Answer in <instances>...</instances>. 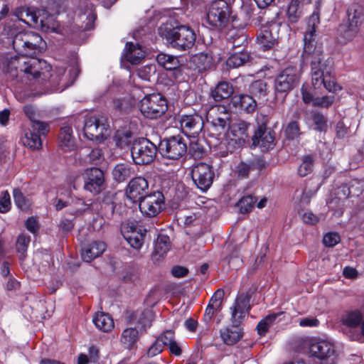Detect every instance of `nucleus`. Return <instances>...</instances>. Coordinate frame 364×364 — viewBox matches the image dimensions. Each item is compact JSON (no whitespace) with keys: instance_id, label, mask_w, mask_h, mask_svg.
<instances>
[{"instance_id":"nucleus-1","label":"nucleus","mask_w":364,"mask_h":364,"mask_svg":"<svg viewBox=\"0 0 364 364\" xmlns=\"http://www.w3.org/2000/svg\"><path fill=\"white\" fill-rule=\"evenodd\" d=\"M45 46L42 37L36 33L30 31L16 34L13 40V46L20 55L9 60L8 72L21 80L26 78L29 81L36 80L38 82L48 81L49 85L46 87L50 92H61L66 87L63 82L65 68L58 67L54 73H50V65L44 60L34 58Z\"/></svg>"},{"instance_id":"nucleus-2","label":"nucleus","mask_w":364,"mask_h":364,"mask_svg":"<svg viewBox=\"0 0 364 364\" xmlns=\"http://www.w3.org/2000/svg\"><path fill=\"white\" fill-rule=\"evenodd\" d=\"M320 23L318 11H314L308 20V28L304 36L302 57L311 60L312 85L315 89L322 85L330 92H336L342 87L337 84L331 75L332 67L324 60L323 48L316 42V28Z\"/></svg>"},{"instance_id":"nucleus-3","label":"nucleus","mask_w":364,"mask_h":364,"mask_svg":"<svg viewBox=\"0 0 364 364\" xmlns=\"http://www.w3.org/2000/svg\"><path fill=\"white\" fill-rule=\"evenodd\" d=\"M159 34L165 38L171 46L179 50L191 48L196 42L193 30L187 26H173L171 23H165L158 29Z\"/></svg>"},{"instance_id":"nucleus-4","label":"nucleus","mask_w":364,"mask_h":364,"mask_svg":"<svg viewBox=\"0 0 364 364\" xmlns=\"http://www.w3.org/2000/svg\"><path fill=\"white\" fill-rule=\"evenodd\" d=\"M300 72L294 65H289L274 77V90L277 97H286L299 84Z\"/></svg>"},{"instance_id":"nucleus-5","label":"nucleus","mask_w":364,"mask_h":364,"mask_svg":"<svg viewBox=\"0 0 364 364\" xmlns=\"http://www.w3.org/2000/svg\"><path fill=\"white\" fill-rule=\"evenodd\" d=\"M231 9L224 0L212 2L206 14V23L211 29L222 31L230 20Z\"/></svg>"},{"instance_id":"nucleus-6","label":"nucleus","mask_w":364,"mask_h":364,"mask_svg":"<svg viewBox=\"0 0 364 364\" xmlns=\"http://www.w3.org/2000/svg\"><path fill=\"white\" fill-rule=\"evenodd\" d=\"M111 134L107 119L102 115L87 117L84 122L83 134L90 141H103Z\"/></svg>"},{"instance_id":"nucleus-7","label":"nucleus","mask_w":364,"mask_h":364,"mask_svg":"<svg viewBox=\"0 0 364 364\" xmlns=\"http://www.w3.org/2000/svg\"><path fill=\"white\" fill-rule=\"evenodd\" d=\"M210 136L218 138L225 134L230 126V115L223 106H214L207 113Z\"/></svg>"},{"instance_id":"nucleus-8","label":"nucleus","mask_w":364,"mask_h":364,"mask_svg":"<svg viewBox=\"0 0 364 364\" xmlns=\"http://www.w3.org/2000/svg\"><path fill=\"white\" fill-rule=\"evenodd\" d=\"M156 146L146 138L135 140L131 148V154L136 164H149L156 156Z\"/></svg>"},{"instance_id":"nucleus-9","label":"nucleus","mask_w":364,"mask_h":364,"mask_svg":"<svg viewBox=\"0 0 364 364\" xmlns=\"http://www.w3.org/2000/svg\"><path fill=\"white\" fill-rule=\"evenodd\" d=\"M139 109L145 117L157 119L167 110L166 101L160 94L146 95L140 101Z\"/></svg>"},{"instance_id":"nucleus-10","label":"nucleus","mask_w":364,"mask_h":364,"mask_svg":"<svg viewBox=\"0 0 364 364\" xmlns=\"http://www.w3.org/2000/svg\"><path fill=\"white\" fill-rule=\"evenodd\" d=\"M159 151L164 158L178 160L187 151V144L185 139L178 135L165 139L160 142Z\"/></svg>"},{"instance_id":"nucleus-11","label":"nucleus","mask_w":364,"mask_h":364,"mask_svg":"<svg viewBox=\"0 0 364 364\" xmlns=\"http://www.w3.org/2000/svg\"><path fill=\"white\" fill-rule=\"evenodd\" d=\"M311 352L314 358L315 364H336L338 353L335 344L328 340H321L311 346Z\"/></svg>"},{"instance_id":"nucleus-12","label":"nucleus","mask_w":364,"mask_h":364,"mask_svg":"<svg viewBox=\"0 0 364 364\" xmlns=\"http://www.w3.org/2000/svg\"><path fill=\"white\" fill-rule=\"evenodd\" d=\"M139 210L142 215L153 218L159 215L165 208V197L161 191H155L145 196L139 201Z\"/></svg>"},{"instance_id":"nucleus-13","label":"nucleus","mask_w":364,"mask_h":364,"mask_svg":"<svg viewBox=\"0 0 364 364\" xmlns=\"http://www.w3.org/2000/svg\"><path fill=\"white\" fill-rule=\"evenodd\" d=\"M347 16L348 21L343 36L347 41H350L357 36L363 23V8L357 4H352L347 10Z\"/></svg>"},{"instance_id":"nucleus-14","label":"nucleus","mask_w":364,"mask_h":364,"mask_svg":"<svg viewBox=\"0 0 364 364\" xmlns=\"http://www.w3.org/2000/svg\"><path fill=\"white\" fill-rule=\"evenodd\" d=\"M49 132V125L46 122H34L31 128L25 131L21 137L23 144L32 149L39 150L42 148V136H46Z\"/></svg>"},{"instance_id":"nucleus-15","label":"nucleus","mask_w":364,"mask_h":364,"mask_svg":"<svg viewBox=\"0 0 364 364\" xmlns=\"http://www.w3.org/2000/svg\"><path fill=\"white\" fill-rule=\"evenodd\" d=\"M122 233L132 247L139 250L144 244L146 230L135 221H128L122 225Z\"/></svg>"},{"instance_id":"nucleus-16","label":"nucleus","mask_w":364,"mask_h":364,"mask_svg":"<svg viewBox=\"0 0 364 364\" xmlns=\"http://www.w3.org/2000/svg\"><path fill=\"white\" fill-rule=\"evenodd\" d=\"M191 177L199 189L206 191L213 183L214 171L211 166L201 162L193 167Z\"/></svg>"},{"instance_id":"nucleus-17","label":"nucleus","mask_w":364,"mask_h":364,"mask_svg":"<svg viewBox=\"0 0 364 364\" xmlns=\"http://www.w3.org/2000/svg\"><path fill=\"white\" fill-rule=\"evenodd\" d=\"M179 122L182 132L188 137L198 136L204 126L203 117L196 113L183 114L180 117Z\"/></svg>"},{"instance_id":"nucleus-18","label":"nucleus","mask_w":364,"mask_h":364,"mask_svg":"<svg viewBox=\"0 0 364 364\" xmlns=\"http://www.w3.org/2000/svg\"><path fill=\"white\" fill-rule=\"evenodd\" d=\"M104 186L105 174L101 169L93 167L85 171L84 176V188L85 191L96 195L103 190Z\"/></svg>"},{"instance_id":"nucleus-19","label":"nucleus","mask_w":364,"mask_h":364,"mask_svg":"<svg viewBox=\"0 0 364 364\" xmlns=\"http://www.w3.org/2000/svg\"><path fill=\"white\" fill-rule=\"evenodd\" d=\"M149 183L144 177H136L132 179L127 186L126 196L132 203L140 201L147 196Z\"/></svg>"},{"instance_id":"nucleus-20","label":"nucleus","mask_w":364,"mask_h":364,"mask_svg":"<svg viewBox=\"0 0 364 364\" xmlns=\"http://www.w3.org/2000/svg\"><path fill=\"white\" fill-rule=\"evenodd\" d=\"M250 296L247 293H241L235 299L231 310V318L234 324L238 325L248 313Z\"/></svg>"},{"instance_id":"nucleus-21","label":"nucleus","mask_w":364,"mask_h":364,"mask_svg":"<svg viewBox=\"0 0 364 364\" xmlns=\"http://www.w3.org/2000/svg\"><path fill=\"white\" fill-rule=\"evenodd\" d=\"M230 107L235 111L245 112L247 114L253 113L257 107V103L252 96L247 94H240L232 96L230 100Z\"/></svg>"},{"instance_id":"nucleus-22","label":"nucleus","mask_w":364,"mask_h":364,"mask_svg":"<svg viewBox=\"0 0 364 364\" xmlns=\"http://www.w3.org/2000/svg\"><path fill=\"white\" fill-rule=\"evenodd\" d=\"M235 18L232 17V23H234ZM232 28L230 29L227 33L228 45L227 47L230 50H239L245 49V45L247 43V36L244 28L237 29L232 24Z\"/></svg>"},{"instance_id":"nucleus-23","label":"nucleus","mask_w":364,"mask_h":364,"mask_svg":"<svg viewBox=\"0 0 364 364\" xmlns=\"http://www.w3.org/2000/svg\"><path fill=\"white\" fill-rule=\"evenodd\" d=\"M274 136L271 131L265 127L259 126L252 136V144L259 146L264 150L272 149L274 146Z\"/></svg>"},{"instance_id":"nucleus-24","label":"nucleus","mask_w":364,"mask_h":364,"mask_svg":"<svg viewBox=\"0 0 364 364\" xmlns=\"http://www.w3.org/2000/svg\"><path fill=\"white\" fill-rule=\"evenodd\" d=\"M106 244L102 241H93L82 249V259L86 262H90L102 255L106 250Z\"/></svg>"},{"instance_id":"nucleus-25","label":"nucleus","mask_w":364,"mask_h":364,"mask_svg":"<svg viewBox=\"0 0 364 364\" xmlns=\"http://www.w3.org/2000/svg\"><path fill=\"white\" fill-rule=\"evenodd\" d=\"M171 247L169 237L166 235L160 234L154 243V251L151 254V259L154 262H158L164 257Z\"/></svg>"},{"instance_id":"nucleus-26","label":"nucleus","mask_w":364,"mask_h":364,"mask_svg":"<svg viewBox=\"0 0 364 364\" xmlns=\"http://www.w3.org/2000/svg\"><path fill=\"white\" fill-rule=\"evenodd\" d=\"M59 146L65 152L75 148V140L73 135V129L69 125L63 126L58 136Z\"/></svg>"},{"instance_id":"nucleus-27","label":"nucleus","mask_w":364,"mask_h":364,"mask_svg":"<svg viewBox=\"0 0 364 364\" xmlns=\"http://www.w3.org/2000/svg\"><path fill=\"white\" fill-rule=\"evenodd\" d=\"M232 85L228 82L221 81L211 90L210 96L216 102L229 98L233 94Z\"/></svg>"},{"instance_id":"nucleus-28","label":"nucleus","mask_w":364,"mask_h":364,"mask_svg":"<svg viewBox=\"0 0 364 364\" xmlns=\"http://www.w3.org/2000/svg\"><path fill=\"white\" fill-rule=\"evenodd\" d=\"M191 62L199 73L210 70L214 66V60L212 55L207 53H199L191 58Z\"/></svg>"},{"instance_id":"nucleus-29","label":"nucleus","mask_w":364,"mask_h":364,"mask_svg":"<svg viewBox=\"0 0 364 364\" xmlns=\"http://www.w3.org/2000/svg\"><path fill=\"white\" fill-rule=\"evenodd\" d=\"M242 331L237 326L226 327L220 331V336L223 342L228 346L237 343L242 338Z\"/></svg>"},{"instance_id":"nucleus-30","label":"nucleus","mask_w":364,"mask_h":364,"mask_svg":"<svg viewBox=\"0 0 364 364\" xmlns=\"http://www.w3.org/2000/svg\"><path fill=\"white\" fill-rule=\"evenodd\" d=\"M363 316L360 309H351L345 311L341 318L343 325L348 328H356L360 326Z\"/></svg>"},{"instance_id":"nucleus-31","label":"nucleus","mask_w":364,"mask_h":364,"mask_svg":"<svg viewBox=\"0 0 364 364\" xmlns=\"http://www.w3.org/2000/svg\"><path fill=\"white\" fill-rule=\"evenodd\" d=\"M125 58L132 64H138L144 56V53L138 44L127 43L125 46Z\"/></svg>"},{"instance_id":"nucleus-32","label":"nucleus","mask_w":364,"mask_h":364,"mask_svg":"<svg viewBox=\"0 0 364 364\" xmlns=\"http://www.w3.org/2000/svg\"><path fill=\"white\" fill-rule=\"evenodd\" d=\"M250 54L245 49L230 50V55L227 60V65L230 68H235L243 65L249 60Z\"/></svg>"},{"instance_id":"nucleus-33","label":"nucleus","mask_w":364,"mask_h":364,"mask_svg":"<svg viewBox=\"0 0 364 364\" xmlns=\"http://www.w3.org/2000/svg\"><path fill=\"white\" fill-rule=\"evenodd\" d=\"M92 321L99 330L104 332H109L114 328V321L112 316L104 312L96 313Z\"/></svg>"},{"instance_id":"nucleus-34","label":"nucleus","mask_w":364,"mask_h":364,"mask_svg":"<svg viewBox=\"0 0 364 364\" xmlns=\"http://www.w3.org/2000/svg\"><path fill=\"white\" fill-rule=\"evenodd\" d=\"M132 172L130 165L127 164H119L113 168L112 176L117 182L121 183L130 178Z\"/></svg>"},{"instance_id":"nucleus-35","label":"nucleus","mask_w":364,"mask_h":364,"mask_svg":"<svg viewBox=\"0 0 364 364\" xmlns=\"http://www.w3.org/2000/svg\"><path fill=\"white\" fill-rule=\"evenodd\" d=\"M302 16V10L299 0H292L287 11V18L289 23H295Z\"/></svg>"},{"instance_id":"nucleus-36","label":"nucleus","mask_w":364,"mask_h":364,"mask_svg":"<svg viewBox=\"0 0 364 364\" xmlns=\"http://www.w3.org/2000/svg\"><path fill=\"white\" fill-rule=\"evenodd\" d=\"M156 61L167 70L178 67L179 61L176 56L168 55L164 53H159L156 56Z\"/></svg>"},{"instance_id":"nucleus-37","label":"nucleus","mask_w":364,"mask_h":364,"mask_svg":"<svg viewBox=\"0 0 364 364\" xmlns=\"http://www.w3.org/2000/svg\"><path fill=\"white\" fill-rule=\"evenodd\" d=\"M257 42L264 50H266L274 45L275 38L269 30L264 29L257 35Z\"/></svg>"},{"instance_id":"nucleus-38","label":"nucleus","mask_w":364,"mask_h":364,"mask_svg":"<svg viewBox=\"0 0 364 364\" xmlns=\"http://www.w3.org/2000/svg\"><path fill=\"white\" fill-rule=\"evenodd\" d=\"M251 96L257 98L264 97L267 95V83L262 80L253 81L249 87Z\"/></svg>"},{"instance_id":"nucleus-39","label":"nucleus","mask_w":364,"mask_h":364,"mask_svg":"<svg viewBox=\"0 0 364 364\" xmlns=\"http://www.w3.org/2000/svg\"><path fill=\"white\" fill-rule=\"evenodd\" d=\"M283 312L271 314L262 319L257 326V330L260 336H264L268 331L270 326L274 322L276 318L282 315Z\"/></svg>"},{"instance_id":"nucleus-40","label":"nucleus","mask_w":364,"mask_h":364,"mask_svg":"<svg viewBox=\"0 0 364 364\" xmlns=\"http://www.w3.org/2000/svg\"><path fill=\"white\" fill-rule=\"evenodd\" d=\"M314 159L311 155H305L301 159V163L298 168V174L304 177L311 173L314 169Z\"/></svg>"},{"instance_id":"nucleus-41","label":"nucleus","mask_w":364,"mask_h":364,"mask_svg":"<svg viewBox=\"0 0 364 364\" xmlns=\"http://www.w3.org/2000/svg\"><path fill=\"white\" fill-rule=\"evenodd\" d=\"M139 332L135 328H128L122 334V342L128 348H132L138 340Z\"/></svg>"},{"instance_id":"nucleus-42","label":"nucleus","mask_w":364,"mask_h":364,"mask_svg":"<svg viewBox=\"0 0 364 364\" xmlns=\"http://www.w3.org/2000/svg\"><path fill=\"white\" fill-rule=\"evenodd\" d=\"M30 241V236L26 235L24 233H21L18 236L16 243V248L18 253L20 254L21 259H23L26 257V254Z\"/></svg>"},{"instance_id":"nucleus-43","label":"nucleus","mask_w":364,"mask_h":364,"mask_svg":"<svg viewBox=\"0 0 364 364\" xmlns=\"http://www.w3.org/2000/svg\"><path fill=\"white\" fill-rule=\"evenodd\" d=\"M257 201L255 197L247 195L243 196L237 203V205L242 213H247L252 210Z\"/></svg>"},{"instance_id":"nucleus-44","label":"nucleus","mask_w":364,"mask_h":364,"mask_svg":"<svg viewBox=\"0 0 364 364\" xmlns=\"http://www.w3.org/2000/svg\"><path fill=\"white\" fill-rule=\"evenodd\" d=\"M312 121L314 129L320 132H326L328 129V119L321 112H316L312 114Z\"/></svg>"},{"instance_id":"nucleus-45","label":"nucleus","mask_w":364,"mask_h":364,"mask_svg":"<svg viewBox=\"0 0 364 364\" xmlns=\"http://www.w3.org/2000/svg\"><path fill=\"white\" fill-rule=\"evenodd\" d=\"M250 126V123L245 121H239L232 127V132L233 135L239 139H245V138L248 136L247 130Z\"/></svg>"},{"instance_id":"nucleus-46","label":"nucleus","mask_w":364,"mask_h":364,"mask_svg":"<svg viewBox=\"0 0 364 364\" xmlns=\"http://www.w3.org/2000/svg\"><path fill=\"white\" fill-rule=\"evenodd\" d=\"M156 73V66L154 65H147L142 66L137 70V75L141 80L150 81L151 77Z\"/></svg>"},{"instance_id":"nucleus-47","label":"nucleus","mask_w":364,"mask_h":364,"mask_svg":"<svg viewBox=\"0 0 364 364\" xmlns=\"http://www.w3.org/2000/svg\"><path fill=\"white\" fill-rule=\"evenodd\" d=\"M14 200L16 206L22 210H25L28 208L29 204L28 200L24 197L21 191L18 188H16L13 191Z\"/></svg>"},{"instance_id":"nucleus-48","label":"nucleus","mask_w":364,"mask_h":364,"mask_svg":"<svg viewBox=\"0 0 364 364\" xmlns=\"http://www.w3.org/2000/svg\"><path fill=\"white\" fill-rule=\"evenodd\" d=\"M329 208L336 217H341L344 211V201L341 198H334L329 203Z\"/></svg>"},{"instance_id":"nucleus-49","label":"nucleus","mask_w":364,"mask_h":364,"mask_svg":"<svg viewBox=\"0 0 364 364\" xmlns=\"http://www.w3.org/2000/svg\"><path fill=\"white\" fill-rule=\"evenodd\" d=\"M285 134L289 139L297 138L301 134L299 123L296 121L290 122L287 126Z\"/></svg>"},{"instance_id":"nucleus-50","label":"nucleus","mask_w":364,"mask_h":364,"mask_svg":"<svg viewBox=\"0 0 364 364\" xmlns=\"http://www.w3.org/2000/svg\"><path fill=\"white\" fill-rule=\"evenodd\" d=\"M334 100L335 97L333 95H326L321 97H317L313 100V105L314 107L328 108L332 105Z\"/></svg>"},{"instance_id":"nucleus-51","label":"nucleus","mask_w":364,"mask_h":364,"mask_svg":"<svg viewBox=\"0 0 364 364\" xmlns=\"http://www.w3.org/2000/svg\"><path fill=\"white\" fill-rule=\"evenodd\" d=\"M224 294V291L221 289H218L211 296L208 304L211 305L215 309H220Z\"/></svg>"},{"instance_id":"nucleus-52","label":"nucleus","mask_w":364,"mask_h":364,"mask_svg":"<svg viewBox=\"0 0 364 364\" xmlns=\"http://www.w3.org/2000/svg\"><path fill=\"white\" fill-rule=\"evenodd\" d=\"M88 158L91 164L98 165L104 160V153L101 149L95 148L90 152Z\"/></svg>"},{"instance_id":"nucleus-53","label":"nucleus","mask_w":364,"mask_h":364,"mask_svg":"<svg viewBox=\"0 0 364 364\" xmlns=\"http://www.w3.org/2000/svg\"><path fill=\"white\" fill-rule=\"evenodd\" d=\"M340 242V236L336 232H328L323 237V243L326 247H334Z\"/></svg>"},{"instance_id":"nucleus-54","label":"nucleus","mask_w":364,"mask_h":364,"mask_svg":"<svg viewBox=\"0 0 364 364\" xmlns=\"http://www.w3.org/2000/svg\"><path fill=\"white\" fill-rule=\"evenodd\" d=\"M130 132L123 133L122 136L121 134L117 133L114 136L115 144L118 147L123 149L124 147L128 146L129 144L130 143Z\"/></svg>"},{"instance_id":"nucleus-55","label":"nucleus","mask_w":364,"mask_h":364,"mask_svg":"<svg viewBox=\"0 0 364 364\" xmlns=\"http://www.w3.org/2000/svg\"><path fill=\"white\" fill-rule=\"evenodd\" d=\"M335 129L336 137L338 139H343L349 134V127L342 120L337 122Z\"/></svg>"},{"instance_id":"nucleus-56","label":"nucleus","mask_w":364,"mask_h":364,"mask_svg":"<svg viewBox=\"0 0 364 364\" xmlns=\"http://www.w3.org/2000/svg\"><path fill=\"white\" fill-rule=\"evenodd\" d=\"M160 187L159 191L163 192V195L167 192V191L173 186V181L170 178L169 175L162 174L159 176Z\"/></svg>"},{"instance_id":"nucleus-57","label":"nucleus","mask_w":364,"mask_h":364,"mask_svg":"<svg viewBox=\"0 0 364 364\" xmlns=\"http://www.w3.org/2000/svg\"><path fill=\"white\" fill-rule=\"evenodd\" d=\"M10 195L7 191H5L0 198V213H6L10 210Z\"/></svg>"},{"instance_id":"nucleus-58","label":"nucleus","mask_w":364,"mask_h":364,"mask_svg":"<svg viewBox=\"0 0 364 364\" xmlns=\"http://www.w3.org/2000/svg\"><path fill=\"white\" fill-rule=\"evenodd\" d=\"M163 348V343L160 341H158L156 339L154 341V343L147 350L148 357L152 358L154 356L157 355L158 354L162 352Z\"/></svg>"},{"instance_id":"nucleus-59","label":"nucleus","mask_w":364,"mask_h":364,"mask_svg":"<svg viewBox=\"0 0 364 364\" xmlns=\"http://www.w3.org/2000/svg\"><path fill=\"white\" fill-rule=\"evenodd\" d=\"M163 343V346H168L169 343L175 341L174 332L173 331H164L158 338Z\"/></svg>"},{"instance_id":"nucleus-60","label":"nucleus","mask_w":364,"mask_h":364,"mask_svg":"<svg viewBox=\"0 0 364 364\" xmlns=\"http://www.w3.org/2000/svg\"><path fill=\"white\" fill-rule=\"evenodd\" d=\"M299 323L301 327H315L319 324V321L314 317H306L301 318Z\"/></svg>"},{"instance_id":"nucleus-61","label":"nucleus","mask_w":364,"mask_h":364,"mask_svg":"<svg viewBox=\"0 0 364 364\" xmlns=\"http://www.w3.org/2000/svg\"><path fill=\"white\" fill-rule=\"evenodd\" d=\"M126 282L138 284L140 281V274L137 271H130L124 276Z\"/></svg>"},{"instance_id":"nucleus-62","label":"nucleus","mask_w":364,"mask_h":364,"mask_svg":"<svg viewBox=\"0 0 364 364\" xmlns=\"http://www.w3.org/2000/svg\"><path fill=\"white\" fill-rule=\"evenodd\" d=\"M188 273V269L182 266H174L171 269V274L176 278H182L186 277Z\"/></svg>"},{"instance_id":"nucleus-63","label":"nucleus","mask_w":364,"mask_h":364,"mask_svg":"<svg viewBox=\"0 0 364 364\" xmlns=\"http://www.w3.org/2000/svg\"><path fill=\"white\" fill-rule=\"evenodd\" d=\"M25 226L32 233H36L38 230V221L34 217L28 218L26 220Z\"/></svg>"},{"instance_id":"nucleus-64","label":"nucleus","mask_w":364,"mask_h":364,"mask_svg":"<svg viewBox=\"0 0 364 364\" xmlns=\"http://www.w3.org/2000/svg\"><path fill=\"white\" fill-rule=\"evenodd\" d=\"M302 220L305 223L315 225L318 221V217L311 211H306L302 215Z\"/></svg>"}]
</instances>
